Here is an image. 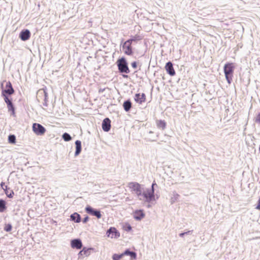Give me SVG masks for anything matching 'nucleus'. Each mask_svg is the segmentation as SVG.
Segmentation results:
<instances>
[{"mask_svg": "<svg viewBox=\"0 0 260 260\" xmlns=\"http://www.w3.org/2000/svg\"><path fill=\"white\" fill-rule=\"evenodd\" d=\"M138 199L141 201H145L147 203H150L151 201H155L154 190L147 189L146 191H142L141 196H139L138 197Z\"/></svg>", "mask_w": 260, "mask_h": 260, "instance_id": "1", "label": "nucleus"}, {"mask_svg": "<svg viewBox=\"0 0 260 260\" xmlns=\"http://www.w3.org/2000/svg\"><path fill=\"white\" fill-rule=\"evenodd\" d=\"M234 68V67L232 63H228L224 66V73L226 80L229 84H230L232 80Z\"/></svg>", "mask_w": 260, "mask_h": 260, "instance_id": "2", "label": "nucleus"}, {"mask_svg": "<svg viewBox=\"0 0 260 260\" xmlns=\"http://www.w3.org/2000/svg\"><path fill=\"white\" fill-rule=\"evenodd\" d=\"M117 64L118 70L120 73L128 74L129 73V70L128 67L127 63L124 57L119 59L117 61Z\"/></svg>", "mask_w": 260, "mask_h": 260, "instance_id": "3", "label": "nucleus"}, {"mask_svg": "<svg viewBox=\"0 0 260 260\" xmlns=\"http://www.w3.org/2000/svg\"><path fill=\"white\" fill-rule=\"evenodd\" d=\"M128 186L131 189L132 191L136 194L138 198L139 196H141L143 188L140 184L136 182H129L128 184Z\"/></svg>", "mask_w": 260, "mask_h": 260, "instance_id": "4", "label": "nucleus"}, {"mask_svg": "<svg viewBox=\"0 0 260 260\" xmlns=\"http://www.w3.org/2000/svg\"><path fill=\"white\" fill-rule=\"evenodd\" d=\"M32 130L38 136H42L46 132L45 128L39 123H35L32 125Z\"/></svg>", "mask_w": 260, "mask_h": 260, "instance_id": "5", "label": "nucleus"}, {"mask_svg": "<svg viewBox=\"0 0 260 260\" xmlns=\"http://www.w3.org/2000/svg\"><path fill=\"white\" fill-rule=\"evenodd\" d=\"M85 211L89 214H90L92 216H94L98 218H101L102 217V214L101 213L100 211L95 210L90 207V206H87L85 208Z\"/></svg>", "mask_w": 260, "mask_h": 260, "instance_id": "6", "label": "nucleus"}, {"mask_svg": "<svg viewBox=\"0 0 260 260\" xmlns=\"http://www.w3.org/2000/svg\"><path fill=\"white\" fill-rule=\"evenodd\" d=\"M107 235L111 238H118L120 236L119 233L117 232L115 228H110L107 232Z\"/></svg>", "mask_w": 260, "mask_h": 260, "instance_id": "7", "label": "nucleus"}, {"mask_svg": "<svg viewBox=\"0 0 260 260\" xmlns=\"http://www.w3.org/2000/svg\"><path fill=\"white\" fill-rule=\"evenodd\" d=\"M122 50L124 53L128 55H131L133 54L132 45L125 42L122 45Z\"/></svg>", "mask_w": 260, "mask_h": 260, "instance_id": "8", "label": "nucleus"}, {"mask_svg": "<svg viewBox=\"0 0 260 260\" xmlns=\"http://www.w3.org/2000/svg\"><path fill=\"white\" fill-rule=\"evenodd\" d=\"M111 128V121L108 118L104 119L102 123V128L105 132H109Z\"/></svg>", "mask_w": 260, "mask_h": 260, "instance_id": "9", "label": "nucleus"}, {"mask_svg": "<svg viewBox=\"0 0 260 260\" xmlns=\"http://www.w3.org/2000/svg\"><path fill=\"white\" fill-rule=\"evenodd\" d=\"M30 32L29 30L25 29L21 31L19 34V38L22 41H26L29 39Z\"/></svg>", "mask_w": 260, "mask_h": 260, "instance_id": "10", "label": "nucleus"}, {"mask_svg": "<svg viewBox=\"0 0 260 260\" xmlns=\"http://www.w3.org/2000/svg\"><path fill=\"white\" fill-rule=\"evenodd\" d=\"M71 244L72 248L77 249H80L82 247L81 240L79 239L72 240Z\"/></svg>", "mask_w": 260, "mask_h": 260, "instance_id": "11", "label": "nucleus"}, {"mask_svg": "<svg viewBox=\"0 0 260 260\" xmlns=\"http://www.w3.org/2000/svg\"><path fill=\"white\" fill-rule=\"evenodd\" d=\"M165 69L167 72L171 76L175 75V71L173 68V64L171 62H168L166 63Z\"/></svg>", "mask_w": 260, "mask_h": 260, "instance_id": "12", "label": "nucleus"}, {"mask_svg": "<svg viewBox=\"0 0 260 260\" xmlns=\"http://www.w3.org/2000/svg\"><path fill=\"white\" fill-rule=\"evenodd\" d=\"M145 217V214L142 210H136L134 213V218L136 220H141Z\"/></svg>", "mask_w": 260, "mask_h": 260, "instance_id": "13", "label": "nucleus"}, {"mask_svg": "<svg viewBox=\"0 0 260 260\" xmlns=\"http://www.w3.org/2000/svg\"><path fill=\"white\" fill-rule=\"evenodd\" d=\"M4 92L11 95L14 92L12 85L10 81L7 82L6 85V89L3 91Z\"/></svg>", "mask_w": 260, "mask_h": 260, "instance_id": "14", "label": "nucleus"}, {"mask_svg": "<svg viewBox=\"0 0 260 260\" xmlns=\"http://www.w3.org/2000/svg\"><path fill=\"white\" fill-rule=\"evenodd\" d=\"M135 100L137 103L142 104L145 101V94L144 93H142V94H140V93L136 94L135 96Z\"/></svg>", "mask_w": 260, "mask_h": 260, "instance_id": "15", "label": "nucleus"}, {"mask_svg": "<svg viewBox=\"0 0 260 260\" xmlns=\"http://www.w3.org/2000/svg\"><path fill=\"white\" fill-rule=\"evenodd\" d=\"M179 197V194L176 191H173L170 200L171 204L172 205L175 203L178 200Z\"/></svg>", "mask_w": 260, "mask_h": 260, "instance_id": "16", "label": "nucleus"}, {"mask_svg": "<svg viewBox=\"0 0 260 260\" xmlns=\"http://www.w3.org/2000/svg\"><path fill=\"white\" fill-rule=\"evenodd\" d=\"M123 256L129 255L132 259H136L137 258V253L133 251H131L128 249H127L122 253Z\"/></svg>", "mask_w": 260, "mask_h": 260, "instance_id": "17", "label": "nucleus"}, {"mask_svg": "<svg viewBox=\"0 0 260 260\" xmlns=\"http://www.w3.org/2000/svg\"><path fill=\"white\" fill-rule=\"evenodd\" d=\"M76 145V151L75 152V155L76 156L78 155L81 151V142L79 140H77L75 142Z\"/></svg>", "mask_w": 260, "mask_h": 260, "instance_id": "18", "label": "nucleus"}, {"mask_svg": "<svg viewBox=\"0 0 260 260\" xmlns=\"http://www.w3.org/2000/svg\"><path fill=\"white\" fill-rule=\"evenodd\" d=\"M71 219L77 223H79L81 221L80 215L77 213H74L71 215Z\"/></svg>", "mask_w": 260, "mask_h": 260, "instance_id": "19", "label": "nucleus"}, {"mask_svg": "<svg viewBox=\"0 0 260 260\" xmlns=\"http://www.w3.org/2000/svg\"><path fill=\"white\" fill-rule=\"evenodd\" d=\"M123 107L126 112L129 111L132 107V103L129 100H127L123 103Z\"/></svg>", "mask_w": 260, "mask_h": 260, "instance_id": "20", "label": "nucleus"}, {"mask_svg": "<svg viewBox=\"0 0 260 260\" xmlns=\"http://www.w3.org/2000/svg\"><path fill=\"white\" fill-rule=\"evenodd\" d=\"M7 107H8V111H11L12 112L11 114L14 116L15 115V108L13 105L12 102H11L10 103H8V104H7Z\"/></svg>", "mask_w": 260, "mask_h": 260, "instance_id": "21", "label": "nucleus"}, {"mask_svg": "<svg viewBox=\"0 0 260 260\" xmlns=\"http://www.w3.org/2000/svg\"><path fill=\"white\" fill-rule=\"evenodd\" d=\"M157 125L158 127L162 128L164 129L166 128V123L165 121L160 120L157 122Z\"/></svg>", "mask_w": 260, "mask_h": 260, "instance_id": "22", "label": "nucleus"}, {"mask_svg": "<svg viewBox=\"0 0 260 260\" xmlns=\"http://www.w3.org/2000/svg\"><path fill=\"white\" fill-rule=\"evenodd\" d=\"M6 209V202L3 200H0V212H4Z\"/></svg>", "mask_w": 260, "mask_h": 260, "instance_id": "23", "label": "nucleus"}, {"mask_svg": "<svg viewBox=\"0 0 260 260\" xmlns=\"http://www.w3.org/2000/svg\"><path fill=\"white\" fill-rule=\"evenodd\" d=\"M8 141L10 143L14 144L16 142V137L14 135H10L8 137Z\"/></svg>", "mask_w": 260, "mask_h": 260, "instance_id": "24", "label": "nucleus"}, {"mask_svg": "<svg viewBox=\"0 0 260 260\" xmlns=\"http://www.w3.org/2000/svg\"><path fill=\"white\" fill-rule=\"evenodd\" d=\"M62 138L65 141H69L72 139L71 136L67 133H65L62 135Z\"/></svg>", "mask_w": 260, "mask_h": 260, "instance_id": "25", "label": "nucleus"}, {"mask_svg": "<svg viewBox=\"0 0 260 260\" xmlns=\"http://www.w3.org/2000/svg\"><path fill=\"white\" fill-rule=\"evenodd\" d=\"M122 253L120 254H114L112 256L113 260H120L123 257Z\"/></svg>", "mask_w": 260, "mask_h": 260, "instance_id": "26", "label": "nucleus"}, {"mask_svg": "<svg viewBox=\"0 0 260 260\" xmlns=\"http://www.w3.org/2000/svg\"><path fill=\"white\" fill-rule=\"evenodd\" d=\"M89 249H85V248H84L82 250H81L79 252V255H87V252L88 251Z\"/></svg>", "mask_w": 260, "mask_h": 260, "instance_id": "27", "label": "nucleus"}, {"mask_svg": "<svg viewBox=\"0 0 260 260\" xmlns=\"http://www.w3.org/2000/svg\"><path fill=\"white\" fill-rule=\"evenodd\" d=\"M4 230L6 232H10V231H11V230H12V225H11V224H6L5 227V228H4Z\"/></svg>", "mask_w": 260, "mask_h": 260, "instance_id": "28", "label": "nucleus"}, {"mask_svg": "<svg viewBox=\"0 0 260 260\" xmlns=\"http://www.w3.org/2000/svg\"><path fill=\"white\" fill-rule=\"evenodd\" d=\"M6 194L8 198H12L14 194V192L12 190H11V191L10 192H9V191H7L6 192Z\"/></svg>", "mask_w": 260, "mask_h": 260, "instance_id": "29", "label": "nucleus"}, {"mask_svg": "<svg viewBox=\"0 0 260 260\" xmlns=\"http://www.w3.org/2000/svg\"><path fill=\"white\" fill-rule=\"evenodd\" d=\"M43 106L45 107H47V93L45 92V99H44V102L43 103Z\"/></svg>", "mask_w": 260, "mask_h": 260, "instance_id": "30", "label": "nucleus"}, {"mask_svg": "<svg viewBox=\"0 0 260 260\" xmlns=\"http://www.w3.org/2000/svg\"><path fill=\"white\" fill-rule=\"evenodd\" d=\"M136 40V39L135 38H132V39H130L127 40L126 42L127 43H129L132 45V42L134 41H135Z\"/></svg>", "mask_w": 260, "mask_h": 260, "instance_id": "31", "label": "nucleus"}, {"mask_svg": "<svg viewBox=\"0 0 260 260\" xmlns=\"http://www.w3.org/2000/svg\"><path fill=\"white\" fill-rule=\"evenodd\" d=\"M5 96V101L7 103V104H8V103H10L12 102L10 100L8 97H7L6 96Z\"/></svg>", "mask_w": 260, "mask_h": 260, "instance_id": "32", "label": "nucleus"}, {"mask_svg": "<svg viewBox=\"0 0 260 260\" xmlns=\"http://www.w3.org/2000/svg\"><path fill=\"white\" fill-rule=\"evenodd\" d=\"M132 67L134 68V69H136L137 68V62L136 61H134L132 63Z\"/></svg>", "mask_w": 260, "mask_h": 260, "instance_id": "33", "label": "nucleus"}, {"mask_svg": "<svg viewBox=\"0 0 260 260\" xmlns=\"http://www.w3.org/2000/svg\"><path fill=\"white\" fill-rule=\"evenodd\" d=\"M255 122L260 123V113L256 117Z\"/></svg>", "mask_w": 260, "mask_h": 260, "instance_id": "34", "label": "nucleus"}, {"mask_svg": "<svg viewBox=\"0 0 260 260\" xmlns=\"http://www.w3.org/2000/svg\"><path fill=\"white\" fill-rule=\"evenodd\" d=\"M255 209L260 210V198L258 199V204L257 206L255 207Z\"/></svg>", "mask_w": 260, "mask_h": 260, "instance_id": "35", "label": "nucleus"}, {"mask_svg": "<svg viewBox=\"0 0 260 260\" xmlns=\"http://www.w3.org/2000/svg\"><path fill=\"white\" fill-rule=\"evenodd\" d=\"M156 185L157 186V184H156L155 182L154 181L153 183H152V186H151V189H149V190H154V186Z\"/></svg>", "mask_w": 260, "mask_h": 260, "instance_id": "36", "label": "nucleus"}, {"mask_svg": "<svg viewBox=\"0 0 260 260\" xmlns=\"http://www.w3.org/2000/svg\"><path fill=\"white\" fill-rule=\"evenodd\" d=\"M89 219V218L88 216H86L85 217V218H84V219H83V223H86Z\"/></svg>", "mask_w": 260, "mask_h": 260, "instance_id": "37", "label": "nucleus"}, {"mask_svg": "<svg viewBox=\"0 0 260 260\" xmlns=\"http://www.w3.org/2000/svg\"><path fill=\"white\" fill-rule=\"evenodd\" d=\"M192 232V231H188L187 232H184V234L185 235H189V234H191Z\"/></svg>", "mask_w": 260, "mask_h": 260, "instance_id": "38", "label": "nucleus"}, {"mask_svg": "<svg viewBox=\"0 0 260 260\" xmlns=\"http://www.w3.org/2000/svg\"><path fill=\"white\" fill-rule=\"evenodd\" d=\"M184 235H185V234H184V233H180L179 234V236L181 237H183Z\"/></svg>", "mask_w": 260, "mask_h": 260, "instance_id": "39", "label": "nucleus"}, {"mask_svg": "<svg viewBox=\"0 0 260 260\" xmlns=\"http://www.w3.org/2000/svg\"><path fill=\"white\" fill-rule=\"evenodd\" d=\"M1 186L2 187V188H3L4 189H5V188H4V183H3V182H2V183H1Z\"/></svg>", "mask_w": 260, "mask_h": 260, "instance_id": "40", "label": "nucleus"}, {"mask_svg": "<svg viewBox=\"0 0 260 260\" xmlns=\"http://www.w3.org/2000/svg\"><path fill=\"white\" fill-rule=\"evenodd\" d=\"M1 186L2 187V188H3L4 189H5V188H4V183H3V182H2V183H1Z\"/></svg>", "mask_w": 260, "mask_h": 260, "instance_id": "41", "label": "nucleus"}, {"mask_svg": "<svg viewBox=\"0 0 260 260\" xmlns=\"http://www.w3.org/2000/svg\"><path fill=\"white\" fill-rule=\"evenodd\" d=\"M128 230H131L132 229V228L130 225L128 226Z\"/></svg>", "mask_w": 260, "mask_h": 260, "instance_id": "42", "label": "nucleus"}, {"mask_svg": "<svg viewBox=\"0 0 260 260\" xmlns=\"http://www.w3.org/2000/svg\"><path fill=\"white\" fill-rule=\"evenodd\" d=\"M124 77H127V75H123V76Z\"/></svg>", "mask_w": 260, "mask_h": 260, "instance_id": "43", "label": "nucleus"}]
</instances>
